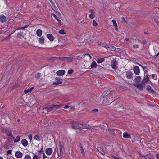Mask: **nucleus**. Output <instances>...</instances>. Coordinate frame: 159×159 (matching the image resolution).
<instances>
[{"mask_svg": "<svg viewBox=\"0 0 159 159\" xmlns=\"http://www.w3.org/2000/svg\"><path fill=\"white\" fill-rule=\"evenodd\" d=\"M20 139V136H17L16 138L14 139V142H19Z\"/></svg>", "mask_w": 159, "mask_h": 159, "instance_id": "nucleus-34", "label": "nucleus"}, {"mask_svg": "<svg viewBox=\"0 0 159 159\" xmlns=\"http://www.w3.org/2000/svg\"><path fill=\"white\" fill-rule=\"evenodd\" d=\"M141 42L143 45H144L146 43V41L145 40H143L142 42Z\"/></svg>", "mask_w": 159, "mask_h": 159, "instance_id": "nucleus-56", "label": "nucleus"}, {"mask_svg": "<svg viewBox=\"0 0 159 159\" xmlns=\"http://www.w3.org/2000/svg\"><path fill=\"white\" fill-rule=\"evenodd\" d=\"M61 105H52L49 107H46L45 108V109H46L48 112H49L52 110H55L58 109Z\"/></svg>", "mask_w": 159, "mask_h": 159, "instance_id": "nucleus-4", "label": "nucleus"}, {"mask_svg": "<svg viewBox=\"0 0 159 159\" xmlns=\"http://www.w3.org/2000/svg\"><path fill=\"white\" fill-rule=\"evenodd\" d=\"M21 143L24 147H26L28 145V142L25 139H23L21 141Z\"/></svg>", "mask_w": 159, "mask_h": 159, "instance_id": "nucleus-23", "label": "nucleus"}, {"mask_svg": "<svg viewBox=\"0 0 159 159\" xmlns=\"http://www.w3.org/2000/svg\"><path fill=\"white\" fill-rule=\"evenodd\" d=\"M65 71L64 70H61L56 72V74L58 76H62L65 73Z\"/></svg>", "mask_w": 159, "mask_h": 159, "instance_id": "nucleus-18", "label": "nucleus"}, {"mask_svg": "<svg viewBox=\"0 0 159 159\" xmlns=\"http://www.w3.org/2000/svg\"><path fill=\"white\" fill-rule=\"evenodd\" d=\"M44 39L43 37H40L39 40V43H40L41 44H44Z\"/></svg>", "mask_w": 159, "mask_h": 159, "instance_id": "nucleus-27", "label": "nucleus"}, {"mask_svg": "<svg viewBox=\"0 0 159 159\" xmlns=\"http://www.w3.org/2000/svg\"><path fill=\"white\" fill-rule=\"evenodd\" d=\"M34 87H32L30 88V89H28L27 90H25L24 91V92L25 93V94L27 93L28 92H31L32 91V90L33 89Z\"/></svg>", "mask_w": 159, "mask_h": 159, "instance_id": "nucleus-30", "label": "nucleus"}, {"mask_svg": "<svg viewBox=\"0 0 159 159\" xmlns=\"http://www.w3.org/2000/svg\"><path fill=\"white\" fill-rule=\"evenodd\" d=\"M24 159H31V157L29 155H25Z\"/></svg>", "mask_w": 159, "mask_h": 159, "instance_id": "nucleus-37", "label": "nucleus"}, {"mask_svg": "<svg viewBox=\"0 0 159 159\" xmlns=\"http://www.w3.org/2000/svg\"><path fill=\"white\" fill-rule=\"evenodd\" d=\"M48 60L50 62L53 63L54 62L55 59H54L53 57H51L48 59Z\"/></svg>", "mask_w": 159, "mask_h": 159, "instance_id": "nucleus-36", "label": "nucleus"}, {"mask_svg": "<svg viewBox=\"0 0 159 159\" xmlns=\"http://www.w3.org/2000/svg\"><path fill=\"white\" fill-rule=\"evenodd\" d=\"M120 89L121 90H124L126 89V87L124 86H120Z\"/></svg>", "mask_w": 159, "mask_h": 159, "instance_id": "nucleus-44", "label": "nucleus"}, {"mask_svg": "<svg viewBox=\"0 0 159 159\" xmlns=\"http://www.w3.org/2000/svg\"><path fill=\"white\" fill-rule=\"evenodd\" d=\"M112 22L113 23V25L115 27L117 26V23L115 20L114 19L112 20Z\"/></svg>", "mask_w": 159, "mask_h": 159, "instance_id": "nucleus-41", "label": "nucleus"}, {"mask_svg": "<svg viewBox=\"0 0 159 159\" xmlns=\"http://www.w3.org/2000/svg\"><path fill=\"white\" fill-rule=\"evenodd\" d=\"M52 15L57 20L58 18L56 16V15L54 13H52Z\"/></svg>", "mask_w": 159, "mask_h": 159, "instance_id": "nucleus-55", "label": "nucleus"}, {"mask_svg": "<svg viewBox=\"0 0 159 159\" xmlns=\"http://www.w3.org/2000/svg\"><path fill=\"white\" fill-rule=\"evenodd\" d=\"M43 159H45L47 157L45 155V153H44L43 154Z\"/></svg>", "mask_w": 159, "mask_h": 159, "instance_id": "nucleus-60", "label": "nucleus"}, {"mask_svg": "<svg viewBox=\"0 0 159 159\" xmlns=\"http://www.w3.org/2000/svg\"><path fill=\"white\" fill-rule=\"evenodd\" d=\"M47 38L51 41H53L54 39L53 35L51 34H48L46 35Z\"/></svg>", "mask_w": 159, "mask_h": 159, "instance_id": "nucleus-14", "label": "nucleus"}, {"mask_svg": "<svg viewBox=\"0 0 159 159\" xmlns=\"http://www.w3.org/2000/svg\"><path fill=\"white\" fill-rule=\"evenodd\" d=\"M123 137L125 138H131V136L127 132H125L123 134Z\"/></svg>", "mask_w": 159, "mask_h": 159, "instance_id": "nucleus-29", "label": "nucleus"}, {"mask_svg": "<svg viewBox=\"0 0 159 159\" xmlns=\"http://www.w3.org/2000/svg\"><path fill=\"white\" fill-rule=\"evenodd\" d=\"M59 150H60V155L61 156L63 155V152L62 151V147L61 143V142H59Z\"/></svg>", "mask_w": 159, "mask_h": 159, "instance_id": "nucleus-21", "label": "nucleus"}, {"mask_svg": "<svg viewBox=\"0 0 159 159\" xmlns=\"http://www.w3.org/2000/svg\"><path fill=\"white\" fill-rule=\"evenodd\" d=\"M133 70L134 73L138 75L140 73V69L138 66H135L133 67Z\"/></svg>", "mask_w": 159, "mask_h": 159, "instance_id": "nucleus-11", "label": "nucleus"}, {"mask_svg": "<svg viewBox=\"0 0 159 159\" xmlns=\"http://www.w3.org/2000/svg\"><path fill=\"white\" fill-rule=\"evenodd\" d=\"M118 48H116L113 46H111V45H110L109 50L111 51H117L116 50V49L118 50Z\"/></svg>", "mask_w": 159, "mask_h": 159, "instance_id": "nucleus-28", "label": "nucleus"}, {"mask_svg": "<svg viewBox=\"0 0 159 159\" xmlns=\"http://www.w3.org/2000/svg\"><path fill=\"white\" fill-rule=\"evenodd\" d=\"M121 20L122 21H123L124 22H125L126 23H127V21L125 20V18L124 17H123L121 18Z\"/></svg>", "mask_w": 159, "mask_h": 159, "instance_id": "nucleus-50", "label": "nucleus"}, {"mask_svg": "<svg viewBox=\"0 0 159 159\" xmlns=\"http://www.w3.org/2000/svg\"><path fill=\"white\" fill-rule=\"evenodd\" d=\"M141 79L140 76H136L135 79V83L133 84V85L138 88L139 89L140 91L143 90V86L142 84L139 83Z\"/></svg>", "mask_w": 159, "mask_h": 159, "instance_id": "nucleus-3", "label": "nucleus"}, {"mask_svg": "<svg viewBox=\"0 0 159 159\" xmlns=\"http://www.w3.org/2000/svg\"><path fill=\"white\" fill-rule=\"evenodd\" d=\"M73 57H62L61 58V60L65 62H71L72 61Z\"/></svg>", "mask_w": 159, "mask_h": 159, "instance_id": "nucleus-9", "label": "nucleus"}, {"mask_svg": "<svg viewBox=\"0 0 159 159\" xmlns=\"http://www.w3.org/2000/svg\"><path fill=\"white\" fill-rule=\"evenodd\" d=\"M41 76V74L39 73H37L35 75V78L36 79H39Z\"/></svg>", "mask_w": 159, "mask_h": 159, "instance_id": "nucleus-33", "label": "nucleus"}, {"mask_svg": "<svg viewBox=\"0 0 159 159\" xmlns=\"http://www.w3.org/2000/svg\"><path fill=\"white\" fill-rule=\"evenodd\" d=\"M12 150H9L7 152V154L8 155L9 154H11Z\"/></svg>", "mask_w": 159, "mask_h": 159, "instance_id": "nucleus-47", "label": "nucleus"}, {"mask_svg": "<svg viewBox=\"0 0 159 159\" xmlns=\"http://www.w3.org/2000/svg\"><path fill=\"white\" fill-rule=\"evenodd\" d=\"M142 157H144L146 159H153V157L152 156V155L149 154L145 155H140Z\"/></svg>", "mask_w": 159, "mask_h": 159, "instance_id": "nucleus-17", "label": "nucleus"}, {"mask_svg": "<svg viewBox=\"0 0 159 159\" xmlns=\"http://www.w3.org/2000/svg\"><path fill=\"white\" fill-rule=\"evenodd\" d=\"M46 153L48 155H51L52 152V148H47L45 150Z\"/></svg>", "mask_w": 159, "mask_h": 159, "instance_id": "nucleus-19", "label": "nucleus"}, {"mask_svg": "<svg viewBox=\"0 0 159 159\" xmlns=\"http://www.w3.org/2000/svg\"><path fill=\"white\" fill-rule=\"evenodd\" d=\"M93 112H97L98 111V109H95L92 111Z\"/></svg>", "mask_w": 159, "mask_h": 159, "instance_id": "nucleus-49", "label": "nucleus"}, {"mask_svg": "<svg viewBox=\"0 0 159 159\" xmlns=\"http://www.w3.org/2000/svg\"><path fill=\"white\" fill-rule=\"evenodd\" d=\"M148 74H147L146 76L144 75V78L141 82L142 84H143L145 83H147L149 81V79L148 76Z\"/></svg>", "mask_w": 159, "mask_h": 159, "instance_id": "nucleus-16", "label": "nucleus"}, {"mask_svg": "<svg viewBox=\"0 0 159 159\" xmlns=\"http://www.w3.org/2000/svg\"><path fill=\"white\" fill-rule=\"evenodd\" d=\"M156 156L157 158V159H159V154H156Z\"/></svg>", "mask_w": 159, "mask_h": 159, "instance_id": "nucleus-64", "label": "nucleus"}, {"mask_svg": "<svg viewBox=\"0 0 159 159\" xmlns=\"http://www.w3.org/2000/svg\"><path fill=\"white\" fill-rule=\"evenodd\" d=\"M0 21L3 23L6 21V17L4 15H0Z\"/></svg>", "mask_w": 159, "mask_h": 159, "instance_id": "nucleus-20", "label": "nucleus"}, {"mask_svg": "<svg viewBox=\"0 0 159 159\" xmlns=\"http://www.w3.org/2000/svg\"><path fill=\"white\" fill-rule=\"evenodd\" d=\"M89 17L91 19H93L95 17L94 13L91 14L89 16Z\"/></svg>", "mask_w": 159, "mask_h": 159, "instance_id": "nucleus-40", "label": "nucleus"}, {"mask_svg": "<svg viewBox=\"0 0 159 159\" xmlns=\"http://www.w3.org/2000/svg\"><path fill=\"white\" fill-rule=\"evenodd\" d=\"M53 58H54V59L56 60V59H61V58L62 57H53Z\"/></svg>", "mask_w": 159, "mask_h": 159, "instance_id": "nucleus-54", "label": "nucleus"}, {"mask_svg": "<svg viewBox=\"0 0 159 159\" xmlns=\"http://www.w3.org/2000/svg\"><path fill=\"white\" fill-rule=\"evenodd\" d=\"M117 62L116 59H114L111 62V66L112 68L115 70L117 69L118 67L117 66Z\"/></svg>", "mask_w": 159, "mask_h": 159, "instance_id": "nucleus-6", "label": "nucleus"}, {"mask_svg": "<svg viewBox=\"0 0 159 159\" xmlns=\"http://www.w3.org/2000/svg\"><path fill=\"white\" fill-rule=\"evenodd\" d=\"M38 156L36 155H34V157L33 158V159H35L36 158H37Z\"/></svg>", "mask_w": 159, "mask_h": 159, "instance_id": "nucleus-63", "label": "nucleus"}, {"mask_svg": "<svg viewBox=\"0 0 159 159\" xmlns=\"http://www.w3.org/2000/svg\"><path fill=\"white\" fill-rule=\"evenodd\" d=\"M4 131L6 134L7 136L12 137V134L11 130L7 129H4Z\"/></svg>", "mask_w": 159, "mask_h": 159, "instance_id": "nucleus-13", "label": "nucleus"}, {"mask_svg": "<svg viewBox=\"0 0 159 159\" xmlns=\"http://www.w3.org/2000/svg\"><path fill=\"white\" fill-rule=\"evenodd\" d=\"M50 3L52 4L53 6V5H54V3L53 2L52 0H49Z\"/></svg>", "mask_w": 159, "mask_h": 159, "instance_id": "nucleus-62", "label": "nucleus"}, {"mask_svg": "<svg viewBox=\"0 0 159 159\" xmlns=\"http://www.w3.org/2000/svg\"><path fill=\"white\" fill-rule=\"evenodd\" d=\"M62 83V79L60 78L56 77L55 78V82L53 83V85H58L61 84Z\"/></svg>", "mask_w": 159, "mask_h": 159, "instance_id": "nucleus-7", "label": "nucleus"}, {"mask_svg": "<svg viewBox=\"0 0 159 159\" xmlns=\"http://www.w3.org/2000/svg\"><path fill=\"white\" fill-rule=\"evenodd\" d=\"M81 126L82 128V129L84 128L88 129H91V127L90 126L86 124L84 125L82 124V125H81Z\"/></svg>", "mask_w": 159, "mask_h": 159, "instance_id": "nucleus-24", "label": "nucleus"}, {"mask_svg": "<svg viewBox=\"0 0 159 159\" xmlns=\"http://www.w3.org/2000/svg\"><path fill=\"white\" fill-rule=\"evenodd\" d=\"M72 128L73 129H79L80 130H82V128L81 126V124H78L76 123L72 122Z\"/></svg>", "mask_w": 159, "mask_h": 159, "instance_id": "nucleus-5", "label": "nucleus"}, {"mask_svg": "<svg viewBox=\"0 0 159 159\" xmlns=\"http://www.w3.org/2000/svg\"><path fill=\"white\" fill-rule=\"evenodd\" d=\"M93 25L94 26H96L98 25V24L94 20H93Z\"/></svg>", "mask_w": 159, "mask_h": 159, "instance_id": "nucleus-42", "label": "nucleus"}, {"mask_svg": "<svg viewBox=\"0 0 159 159\" xmlns=\"http://www.w3.org/2000/svg\"><path fill=\"white\" fill-rule=\"evenodd\" d=\"M84 56H88L89 57V59H92V57L89 54H87V53H86L85 54Z\"/></svg>", "mask_w": 159, "mask_h": 159, "instance_id": "nucleus-58", "label": "nucleus"}, {"mask_svg": "<svg viewBox=\"0 0 159 159\" xmlns=\"http://www.w3.org/2000/svg\"><path fill=\"white\" fill-rule=\"evenodd\" d=\"M107 93L106 95L107 96V98H108L110 100H111V103L114 101L118 97L116 96L115 93L114 92H111L110 91H104Z\"/></svg>", "mask_w": 159, "mask_h": 159, "instance_id": "nucleus-1", "label": "nucleus"}, {"mask_svg": "<svg viewBox=\"0 0 159 159\" xmlns=\"http://www.w3.org/2000/svg\"><path fill=\"white\" fill-rule=\"evenodd\" d=\"M98 150L102 155L105 154V152L103 151L102 147L101 145H98Z\"/></svg>", "mask_w": 159, "mask_h": 159, "instance_id": "nucleus-8", "label": "nucleus"}, {"mask_svg": "<svg viewBox=\"0 0 159 159\" xmlns=\"http://www.w3.org/2000/svg\"><path fill=\"white\" fill-rule=\"evenodd\" d=\"M133 73L130 70L126 72V77L128 79H131L133 77Z\"/></svg>", "mask_w": 159, "mask_h": 159, "instance_id": "nucleus-10", "label": "nucleus"}, {"mask_svg": "<svg viewBox=\"0 0 159 159\" xmlns=\"http://www.w3.org/2000/svg\"><path fill=\"white\" fill-rule=\"evenodd\" d=\"M10 38H8V36L7 37H5L4 39L2 40V41H3L4 40H6L7 39H9Z\"/></svg>", "mask_w": 159, "mask_h": 159, "instance_id": "nucleus-59", "label": "nucleus"}, {"mask_svg": "<svg viewBox=\"0 0 159 159\" xmlns=\"http://www.w3.org/2000/svg\"><path fill=\"white\" fill-rule=\"evenodd\" d=\"M146 90L149 92L153 94H156L157 93L155 91H154L152 89L150 85H148V87H147Z\"/></svg>", "mask_w": 159, "mask_h": 159, "instance_id": "nucleus-15", "label": "nucleus"}, {"mask_svg": "<svg viewBox=\"0 0 159 159\" xmlns=\"http://www.w3.org/2000/svg\"><path fill=\"white\" fill-rule=\"evenodd\" d=\"M73 72V70H70L68 71V74H72Z\"/></svg>", "mask_w": 159, "mask_h": 159, "instance_id": "nucleus-45", "label": "nucleus"}, {"mask_svg": "<svg viewBox=\"0 0 159 159\" xmlns=\"http://www.w3.org/2000/svg\"><path fill=\"white\" fill-rule=\"evenodd\" d=\"M59 33L60 34H63V35L65 34H66V33L64 32V30H63V29H61L60 30Z\"/></svg>", "mask_w": 159, "mask_h": 159, "instance_id": "nucleus-38", "label": "nucleus"}, {"mask_svg": "<svg viewBox=\"0 0 159 159\" xmlns=\"http://www.w3.org/2000/svg\"><path fill=\"white\" fill-rule=\"evenodd\" d=\"M28 137H29V138L30 140V141L32 139L31 135L30 134V135H29Z\"/></svg>", "mask_w": 159, "mask_h": 159, "instance_id": "nucleus-61", "label": "nucleus"}, {"mask_svg": "<svg viewBox=\"0 0 159 159\" xmlns=\"http://www.w3.org/2000/svg\"><path fill=\"white\" fill-rule=\"evenodd\" d=\"M79 147L81 151V153L82 155L84 156L85 155V152L83 149V148L82 146V144L80 143L79 144Z\"/></svg>", "mask_w": 159, "mask_h": 159, "instance_id": "nucleus-22", "label": "nucleus"}, {"mask_svg": "<svg viewBox=\"0 0 159 159\" xmlns=\"http://www.w3.org/2000/svg\"><path fill=\"white\" fill-rule=\"evenodd\" d=\"M42 31L40 29H38L36 31V34L39 37H40L42 35Z\"/></svg>", "mask_w": 159, "mask_h": 159, "instance_id": "nucleus-26", "label": "nucleus"}, {"mask_svg": "<svg viewBox=\"0 0 159 159\" xmlns=\"http://www.w3.org/2000/svg\"><path fill=\"white\" fill-rule=\"evenodd\" d=\"M34 139L38 141H39L40 140V137L37 134L35 135L34 137Z\"/></svg>", "mask_w": 159, "mask_h": 159, "instance_id": "nucleus-32", "label": "nucleus"}, {"mask_svg": "<svg viewBox=\"0 0 159 159\" xmlns=\"http://www.w3.org/2000/svg\"><path fill=\"white\" fill-rule=\"evenodd\" d=\"M103 47H104L106 49H109V48H110V46L107 45H106V44H105L104 45V46H103Z\"/></svg>", "mask_w": 159, "mask_h": 159, "instance_id": "nucleus-48", "label": "nucleus"}, {"mask_svg": "<svg viewBox=\"0 0 159 159\" xmlns=\"http://www.w3.org/2000/svg\"><path fill=\"white\" fill-rule=\"evenodd\" d=\"M139 46L138 45L135 44L133 46V48L134 49L137 48H139Z\"/></svg>", "mask_w": 159, "mask_h": 159, "instance_id": "nucleus-46", "label": "nucleus"}, {"mask_svg": "<svg viewBox=\"0 0 159 159\" xmlns=\"http://www.w3.org/2000/svg\"><path fill=\"white\" fill-rule=\"evenodd\" d=\"M89 13H91V14H92L93 13H94V9H91L89 10Z\"/></svg>", "mask_w": 159, "mask_h": 159, "instance_id": "nucleus-51", "label": "nucleus"}, {"mask_svg": "<svg viewBox=\"0 0 159 159\" xmlns=\"http://www.w3.org/2000/svg\"><path fill=\"white\" fill-rule=\"evenodd\" d=\"M148 68V67L147 66H142V68H143V70H144L147 69Z\"/></svg>", "mask_w": 159, "mask_h": 159, "instance_id": "nucleus-57", "label": "nucleus"}, {"mask_svg": "<svg viewBox=\"0 0 159 159\" xmlns=\"http://www.w3.org/2000/svg\"><path fill=\"white\" fill-rule=\"evenodd\" d=\"M97 64L95 61H93L91 65V67L92 68H95L97 67Z\"/></svg>", "mask_w": 159, "mask_h": 159, "instance_id": "nucleus-25", "label": "nucleus"}, {"mask_svg": "<svg viewBox=\"0 0 159 159\" xmlns=\"http://www.w3.org/2000/svg\"><path fill=\"white\" fill-rule=\"evenodd\" d=\"M22 33H23L21 32L18 33L17 34V36H18L20 38H21L20 37L21 36H22Z\"/></svg>", "mask_w": 159, "mask_h": 159, "instance_id": "nucleus-43", "label": "nucleus"}, {"mask_svg": "<svg viewBox=\"0 0 159 159\" xmlns=\"http://www.w3.org/2000/svg\"><path fill=\"white\" fill-rule=\"evenodd\" d=\"M154 21L157 24L158 26H159V22L156 19H154Z\"/></svg>", "mask_w": 159, "mask_h": 159, "instance_id": "nucleus-53", "label": "nucleus"}, {"mask_svg": "<svg viewBox=\"0 0 159 159\" xmlns=\"http://www.w3.org/2000/svg\"><path fill=\"white\" fill-rule=\"evenodd\" d=\"M15 156L18 158H21L23 156V154L20 151H17L15 153Z\"/></svg>", "mask_w": 159, "mask_h": 159, "instance_id": "nucleus-12", "label": "nucleus"}, {"mask_svg": "<svg viewBox=\"0 0 159 159\" xmlns=\"http://www.w3.org/2000/svg\"><path fill=\"white\" fill-rule=\"evenodd\" d=\"M108 130L110 132L111 134L112 135H114V129H108Z\"/></svg>", "mask_w": 159, "mask_h": 159, "instance_id": "nucleus-35", "label": "nucleus"}, {"mask_svg": "<svg viewBox=\"0 0 159 159\" xmlns=\"http://www.w3.org/2000/svg\"><path fill=\"white\" fill-rule=\"evenodd\" d=\"M42 148L41 149L40 151H38V154H39V153H43V146H42Z\"/></svg>", "mask_w": 159, "mask_h": 159, "instance_id": "nucleus-39", "label": "nucleus"}, {"mask_svg": "<svg viewBox=\"0 0 159 159\" xmlns=\"http://www.w3.org/2000/svg\"><path fill=\"white\" fill-rule=\"evenodd\" d=\"M57 20L58 23L59 24H60L59 25L60 26H61V20L60 19H57Z\"/></svg>", "mask_w": 159, "mask_h": 159, "instance_id": "nucleus-52", "label": "nucleus"}, {"mask_svg": "<svg viewBox=\"0 0 159 159\" xmlns=\"http://www.w3.org/2000/svg\"><path fill=\"white\" fill-rule=\"evenodd\" d=\"M104 61V58H102L99 59H98L97 61V62L98 63H100Z\"/></svg>", "mask_w": 159, "mask_h": 159, "instance_id": "nucleus-31", "label": "nucleus"}, {"mask_svg": "<svg viewBox=\"0 0 159 159\" xmlns=\"http://www.w3.org/2000/svg\"><path fill=\"white\" fill-rule=\"evenodd\" d=\"M107 93L104 92L101 96V99L102 101L103 104L104 105H107L111 104V100L107 98V96L106 95Z\"/></svg>", "mask_w": 159, "mask_h": 159, "instance_id": "nucleus-2", "label": "nucleus"}]
</instances>
